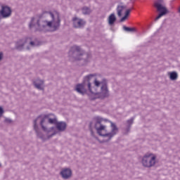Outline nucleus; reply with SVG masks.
I'll return each mask as SVG.
<instances>
[{"label":"nucleus","instance_id":"nucleus-1","mask_svg":"<svg viewBox=\"0 0 180 180\" xmlns=\"http://www.w3.org/2000/svg\"><path fill=\"white\" fill-rule=\"evenodd\" d=\"M96 123L95 124V129L99 134V136H101L103 140L101 141V143H106V141H109L113 137V136H115V134L117 133V127H116V124H115L113 122H110L112 131L111 132H108V128L106 126L102 124V122H108L106 120H103L101 117H97L96 118Z\"/></svg>","mask_w":180,"mask_h":180},{"label":"nucleus","instance_id":"nucleus-2","mask_svg":"<svg viewBox=\"0 0 180 180\" xmlns=\"http://www.w3.org/2000/svg\"><path fill=\"white\" fill-rule=\"evenodd\" d=\"M45 16L51 18V21H46V26L51 29V32H54V30H57L58 27H60L61 20L58 12L54 11L51 13H46Z\"/></svg>","mask_w":180,"mask_h":180},{"label":"nucleus","instance_id":"nucleus-3","mask_svg":"<svg viewBox=\"0 0 180 180\" xmlns=\"http://www.w3.org/2000/svg\"><path fill=\"white\" fill-rule=\"evenodd\" d=\"M44 122H47V123H50V124H56V127L59 131H64L67 127V124L65 122H57V118L53 115H45L44 117L42 119L41 121V126L46 131V129L44 127Z\"/></svg>","mask_w":180,"mask_h":180},{"label":"nucleus","instance_id":"nucleus-4","mask_svg":"<svg viewBox=\"0 0 180 180\" xmlns=\"http://www.w3.org/2000/svg\"><path fill=\"white\" fill-rule=\"evenodd\" d=\"M88 89L91 92V96H94V98H91V101H94V99H96L98 98L103 99V98L109 96V91H108V86H106V84L102 85L101 91L100 93L96 92V88L91 87L90 82L88 83Z\"/></svg>","mask_w":180,"mask_h":180},{"label":"nucleus","instance_id":"nucleus-5","mask_svg":"<svg viewBox=\"0 0 180 180\" xmlns=\"http://www.w3.org/2000/svg\"><path fill=\"white\" fill-rule=\"evenodd\" d=\"M142 164L143 167L150 168L155 165V155L152 153H147L142 159Z\"/></svg>","mask_w":180,"mask_h":180},{"label":"nucleus","instance_id":"nucleus-6","mask_svg":"<svg viewBox=\"0 0 180 180\" xmlns=\"http://www.w3.org/2000/svg\"><path fill=\"white\" fill-rule=\"evenodd\" d=\"M155 6L157 8L158 12L160 13L155 18V20H158L160 18H162L164 15L167 13V8L162 6V0H158L155 2Z\"/></svg>","mask_w":180,"mask_h":180},{"label":"nucleus","instance_id":"nucleus-7","mask_svg":"<svg viewBox=\"0 0 180 180\" xmlns=\"http://www.w3.org/2000/svg\"><path fill=\"white\" fill-rule=\"evenodd\" d=\"M0 13L3 16V18H8L11 16V13H12V11L11 10V8L8 6H2Z\"/></svg>","mask_w":180,"mask_h":180},{"label":"nucleus","instance_id":"nucleus-8","mask_svg":"<svg viewBox=\"0 0 180 180\" xmlns=\"http://www.w3.org/2000/svg\"><path fill=\"white\" fill-rule=\"evenodd\" d=\"M85 25V21L78 18H73V26L74 27H83Z\"/></svg>","mask_w":180,"mask_h":180},{"label":"nucleus","instance_id":"nucleus-9","mask_svg":"<svg viewBox=\"0 0 180 180\" xmlns=\"http://www.w3.org/2000/svg\"><path fill=\"white\" fill-rule=\"evenodd\" d=\"M72 174V172L70 169H64L60 172V174L62 175L63 178H64V179H68V178L71 176Z\"/></svg>","mask_w":180,"mask_h":180},{"label":"nucleus","instance_id":"nucleus-10","mask_svg":"<svg viewBox=\"0 0 180 180\" xmlns=\"http://www.w3.org/2000/svg\"><path fill=\"white\" fill-rule=\"evenodd\" d=\"M108 25L110 26H113L115 25V22H116V15H115V13H112L108 17Z\"/></svg>","mask_w":180,"mask_h":180},{"label":"nucleus","instance_id":"nucleus-11","mask_svg":"<svg viewBox=\"0 0 180 180\" xmlns=\"http://www.w3.org/2000/svg\"><path fill=\"white\" fill-rule=\"evenodd\" d=\"M76 91L79 94H82V95H84V94H85L86 92L84 84H77L76 86Z\"/></svg>","mask_w":180,"mask_h":180},{"label":"nucleus","instance_id":"nucleus-12","mask_svg":"<svg viewBox=\"0 0 180 180\" xmlns=\"http://www.w3.org/2000/svg\"><path fill=\"white\" fill-rule=\"evenodd\" d=\"M43 84H44V82L40 79H38L34 82V85H35L37 89H43Z\"/></svg>","mask_w":180,"mask_h":180},{"label":"nucleus","instance_id":"nucleus-13","mask_svg":"<svg viewBox=\"0 0 180 180\" xmlns=\"http://www.w3.org/2000/svg\"><path fill=\"white\" fill-rule=\"evenodd\" d=\"M123 12H124V7L123 6H119L117 7V15L118 16H122Z\"/></svg>","mask_w":180,"mask_h":180},{"label":"nucleus","instance_id":"nucleus-14","mask_svg":"<svg viewBox=\"0 0 180 180\" xmlns=\"http://www.w3.org/2000/svg\"><path fill=\"white\" fill-rule=\"evenodd\" d=\"M131 11V10L130 9L126 10L124 16L121 18V22H124V20L129 18V15H130Z\"/></svg>","mask_w":180,"mask_h":180},{"label":"nucleus","instance_id":"nucleus-15","mask_svg":"<svg viewBox=\"0 0 180 180\" xmlns=\"http://www.w3.org/2000/svg\"><path fill=\"white\" fill-rule=\"evenodd\" d=\"M34 18H32L31 22L30 23V28L32 29V27H34V26H37L38 27H40V22L37 21L36 25L34 24Z\"/></svg>","mask_w":180,"mask_h":180},{"label":"nucleus","instance_id":"nucleus-16","mask_svg":"<svg viewBox=\"0 0 180 180\" xmlns=\"http://www.w3.org/2000/svg\"><path fill=\"white\" fill-rule=\"evenodd\" d=\"M178 78V74H176V72H173L170 73V79H172V81H175V79H176Z\"/></svg>","mask_w":180,"mask_h":180},{"label":"nucleus","instance_id":"nucleus-17","mask_svg":"<svg viewBox=\"0 0 180 180\" xmlns=\"http://www.w3.org/2000/svg\"><path fill=\"white\" fill-rule=\"evenodd\" d=\"M82 13L84 15H89V13H91V9L88 7H84L82 8Z\"/></svg>","mask_w":180,"mask_h":180},{"label":"nucleus","instance_id":"nucleus-18","mask_svg":"<svg viewBox=\"0 0 180 180\" xmlns=\"http://www.w3.org/2000/svg\"><path fill=\"white\" fill-rule=\"evenodd\" d=\"M124 30H125V32H136V28L134 27H128L126 26L123 27Z\"/></svg>","mask_w":180,"mask_h":180},{"label":"nucleus","instance_id":"nucleus-19","mask_svg":"<svg viewBox=\"0 0 180 180\" xmlns=\"http://www.w3.org/2000/svg\"><path fill=\"white\" fill-rule=\"evenodd\" d=\"M72 50L75 52V53H79L81 51V49L79 48V46H75L72 48Z\"/></svg>","mask_w":180,"mask_h":180},{"label":"nucleus","instance_id":"nucleus-20","mask_svg":"<svg viewBox=\"0 0 180 180\" xmlns=\"http://www.w3.org/2000/svg\"><path fill=\"white\" fill-rule=\"evenodd\" d=\"M101 84V83L99 81L95 79V81H94V85H95L96 88H99V85H100Z\"/></svg>","mask_w":180,"mask_h":180},{"label":"nucleus","instance_id":"nucleus-21","mask_svg":"<svg viewBox=\"0 0 180 180\" xmlns=\"http://www.w3.org/2000/svg\"><path fill=\"white\" fill-rule=\"evenodd\" d=\"M37 120H35L34 121V130L36 131H37Z\"/></svg>","mask_w":180,"mask_h":180},{"label":"nucleus","instance_id":"nucleus-22","mask_svg":"<svg viewBox=\"0 0 180 180\" xmlns=\"http://www.w3.org/2000/svg\"><path fill=\"white\" fill-rule=\"evenodd\" d=\"M3 113H4V109L1 107H0V117L1 116H2Z\"/></svg>","mask_w":180,"mask_h":180},{"label":"nucleus","instance_id":"nucleus-23","mask_svg":"<svg viewBox=\"0 0 180 180\" xmlns=\"http://www.w3.org/2000/svg\"><path fill=\"white\" fill-rule=\"evenodd\" d=\"M127 123H128L129 124H133V119L129 120L127 121Z\"/></svg>","mask_w":180,"mask_h":180},{"label":"nucleus","instance_id":"nucleus-24","mask_svg":"<svg viewBox=\"0 0 180 180\" xmlns=\"http://www.w3.org/2000/svg\"><path fill=\"white\" fill-rule=\"evenodd\" d=\"M92 75H89L86 77V79H88V81H89V79H91Z\"/></svg>","mask_w":180,"mask_h":180},{"label":"nucleus","instance_id":"nucleus-25","mask_svg":"<svg viewBox=\"0 0 180 180\" xmlns=\"http://www.w3.org/2000/svg\"><path fill=\"white\" fill-rule=\"evenodd\" d=\"M3 56H4V54L2 53H0V60H2Z\"/></svg>","mask_w":180,"mask_h":180},{"label":"nucleus","instance_id":"nucleus-26","mask_svg":"<svg viewBox=\"0 0 180 180\" xmlns=\"http://www.w3.org/2000/svg\"><path fill=\"white\" fill-rule=\"evenodd\" d=\"M30 44H31V46H34V42L31 41V42H30Z\"/></svg>","mask_w":180,"mask_h":180},{"label":"nucleus","instance_id":"nucleus-27","mask_svg":"<svg viewBox=\"0 0 180 180\" xmlns=\"http://www.w3.org/2000/svg\"><path fill=\"white\" fill-rule=\"evenodd\" d=\"M6 122H8V123H11V120H6Z\"/></svg>","mask_w":180,"mask_h":180},{"label":"nucleus","instance_id":"nucleus-28","mask_svg":"<svg viewBox=\"0 0 180 180\" xmlns=\"http://www.w3.org/2000/svg\"><path fill=\"white\" fill-rule=\"evenodd\" d=\"M91 134L94 135V132L91 131Z\"/></svg>","mask_w":180,"mask_h":180},{"label":"nucleus","instance_id":"nucleus-29","mask_svg":"<svg viewBox=\"0 0 180 180\" xmlns=\"http://www.w3.org/2000/svg\"><path fill=\"white\" fill-rule=\"evenodd\" d=\"M46 26L43 25L42 27H45Z\"/></svg>","mask_w":180,"mask_h":180},{"label":"nucleus","instance_id":"nucleus-30","mask_svg":"<svg viewBox=\"0 0 180 180\" xmlns=\"http://www.w3.org/2000/svg\"><path fill=\"white\" fill-rule=\"evenodd\" d=\"M0 167H1V164H0Z\"/></svg>","mask_w":180,"mask_h":180}]
</instances>
